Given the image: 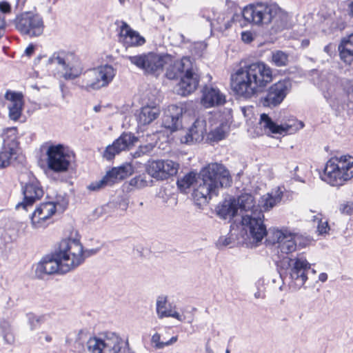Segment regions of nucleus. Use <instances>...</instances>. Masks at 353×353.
I'll return each instance as SVG.
<instances>
[{"label": "nucleus", "mask_w": 353, "mask_h": 353, "mask_svg": "<svg viewBox=\"0 0 353 353\" xmlns=\"http://www.w3.org/2000/svg\"><path fill=\"white\" fill-rule=\"evenodd\" d=\"M48 168L54 172H66L72 160V153L62 144L50 145L46 151Z\"/></svg>", "instance_id": "obj_14"}, {"label": "nucleus", "mask_w": 353, "mask_h": 353, "mask_svg": "<svg viewBox=\"0 0 353 353\" xmlns=\"http://www.w3.org/2000/svg\"><path fill=\"white\" fill-rule=\"evenodd\" d=\"M16 30L22 35L29 37L41 36L45 25L42 16L32 11L22 12L16 15L13 20L9 21Z\"/></svg>", "instance_id": "obj_10"}, {"label": "nucleus", "mask_w": 353, "mask_h": 353, "mask_svg": "<svg viewBox=\"0 0 353 353\" xmlns=\"http://www.w3.org/2000/svg\"><path fill=\"white\" fill-rule=\"evenodd\" d=\"M330 48H331V45H327L326 46L324 47V51L325 52H327V54H329Z\"/></svg>", "instance_id": "obj_63"}, {"label": "nucleus", "mask_w": 353, "mask_h": 353, "mask_svg": "<svg viewBox=\"0 0 353 353\" xmlns=\"http://www.w3.org/2000/svg\"><path fill=\"white\" fill-rule=\"evenodd\" d=\"M339 47L347 48V49L353 50V34L344 37L341 40Z\"/></svg>", "instance_id": "obj_52"}, {"label": "nucleus", "mask_w": 353, "mask_h": 353, "mask_svg": "<svg viewBox=\"0 0 353 353\" xmlns=\"http://www.w3.org/2000/svg\"><path fill=\"white\" fill-rule=\"evenodd\" d=\"M161 336L158 333H155L153 334L151 339V342L154 344V346L157 349H162L165 346L170 345L175 342H176L178 338L177 336H172L170 340L167 341H161Z\"/></svg>", "instance_id": "obj_41"}, {"label": "nucleus", "mask_w": 353, "mask_h": 353, "mask_svg": "<svg viewBox=\"0 0 353 353\" xmlns=\"http://www.w3.org/2000/svg\"><path fill=\"white\" fill-rule=\"evenodd\" d=\"M34 51V46L33 45H30L26 48V49L25 50V54L27 56H31L33 54Z\"/></svg>", "instance_id": "obj_57"}, {"label": "nucleus", "mask_w": 353, "mask_h": 353, "mask_svg": "<svg viewBox=\"0 0 353 353\" xmlns=\"http://www.w3.org/2000/svg\"><path fill=\"white\" fill-rule=\"evenodd\" d=\"M194 182L196 183L193 192L194 199L205 203L217 196L221 188L230 186L232 176L223 164L211 163L201 170L198 176L196 173L190 172L179 179L176 183L181 191H185Z\"/></svg>", "instance_id": "obj_1"}, {"label": "nucleus", "mask_w": 353, "mask_h": 353, "mask_svg": "<svg viewBox=\"0 0 353 353\" xmlns=\"http://www.w3.org/2000/svg\"><path fill=\"white\" fill-rule=\"evenodd\" d=\"M57 211L56 203L49 201L41 203L30 216L33 229H44L51 223V218Z\"/></svg>", "instance_id": "obj_18"}, {"label": "nucleus", "mask_w": 353, "mask_h": 353, "mask_svg": "<svg viewBox=\"0 0 353 353\" xmlns=\"http://www.w3.org/2000/svg\"><path fill=\"white\" fill-rule=\"evenodd\" d=\"M154 148V145L152 143L140 145L134 152L131 153V155L134 159L139 158L143 155L150 154L153 150Z\"/></svg>", "instance_id": "obj_43"}, {"label": "nucleus", "mask_w": 353, "mask_h": 353, "mask_svg": "<svg viewBox=\"0 0 353 353\" xmlns=\"http://www.w3.org/2000/svg\"><path fill=\"white\" fill-rule=\"evenodd\" d=\"M126 59L145 73L159 76L163 71L165 63L170 61V54L148 52L128 56Z\"/></svg>", "instance_id": "obj_11"}, {"label": "nucleus", "mask_w": 353, "mask_h": 353, "mask_svg": "<svg viewBox=\"0 0 353 353\" xmlns=\"http://www.w3.org/2000/svg\"><path fill=\"white\" fill-rule=\"evenodd\" d=\"M274 243H277L278 248L282 253L289 254L296 250V243L295 235L276 230L274 232Z\"/></svg>", "instance_id": "obj_28"}, {"label": "nucleus", "mask_w": 353, "mask_h": 353, "mask_svg": "<svg viewBox=\"0 0 353 353\" xmlns=\"http://www.w3.org/2000/svg\"><path fill=\"white\" fill-rule=\"evenodd\" d=\"M192 65L190 58L183 57L181 59H176L170 55V61L165 63V77L169 79H176L181 77Z\"/></svg>", "instance_id": "obj_23"}, {"label": "nucleus", "mask_w": 353, "mask_h": 353, "mask_svg": "<svg viewBox=\"0 0 353 353\" xmlns=\"http://www.w3.org/2000/svg\"><path fill=\"white\" fill-rule=\"evenodd\" d=\"M271 61L277 67L285 66L288 63V55L283 51L276 50L272 53Z\"/></svg>", "instance_id": "obj_39"}, {"label": "nucleus", "mask_w": 353, "mask_h": 353, "mask_svg": "<svg viewBox=\"0 0 353 353\" xmlns=\"http://www.w3.org/2000/svg\"><path fill=\"white\" fill-rule=\"evenodd\" d=\"M260 125L265 132L276 134H292L304 127L303 122L299 121H293L292 123L278 125L265 113L261 114Z\"/></svg>", "instance_id": "obj_19"}, {"label": "nucleus", "mask_w": 353, "mask_h": 353, "mask_svg": "<svg viewBox=\"0 0 353 353\" xmlns=\"http://www.w3.org/2000/svg\"><path fill=\"white\" fill-rule=\"evenodd\" d=\"M283 191L280 188L272 190L271 192L261 196L259 201L260 210L264 211L270 210L281 201Z\"/></svg>", "instance_id": "obj_33"}, {"label": "nucleus", "mask_w": 353, "mask_h": 353, "mask_svg": "<svg viewBox=\"0 0 353 353\" xmlns=\"http://www.w3.org/2000/svg\"><path fill=\"white\" fill-rule=\"evenodd\" d=\"M225 101V94L217 88L206 85L203 88L201 103L205 108L222 105Z\"/></svg>", "instance_id": "obj_26"}, {"label": "nucleus", "mask_w": 353, "mask_h": 353, "mask_svg": "<svg viewBox=\"0 0 353 353\" xmlns=\"http://www.w3.org/2000/svg\"><path fill=\"white\" fill-rule=\"evenodd\" d=\"M205 134H208L206 120L203 117H199L181 138V141L187 144L199 143L203 140Z\"/></svg>", "instance_id": "obj_24"}, {"label": "nucleus", "mask_w": 353, "mask_h": 353, "mask_svg": "<svg viewBox=\"0 0 353 353\" xmlns=\"http://www.w3.org/2000/svg\"><path fill=\"white\" fill-rule=\"evenodd\" d=\"M321 179L332 186H340L353 178V157L331 158L325 164Z\"/></svg>", "instance_id": "obj_4"}, {"label": "nucleus", "mask_w": 353, "mask_h": 353, "mask_svg": "<svg viewBox=\"0 0 353 353\" xmlns=\"http://www.w3.org/2000/svg\"><path fill=\"white\" fill-rule=\"evenodd\" d=\"M11 11V6L7 1H0V12L4 14L9 13Z\"/></svg>", "instance_id": "obj_53"}, {"label": "nucleus", "mask_w": 353, "mask_h": 353, "mask_svg": "<svg viewBox=\"0 0 353 353\" xmlns=\"http://www.w3.org/2000/svg\"><path fill=\"white\" fill-rule=\"evenodd\" d=\"M181 108L174 105L169 106L163 119V125L172 132L179 130L181 127Z\"/></svg>", "instance_id": "obj_30"}, {"label": "nucleus", "mask_w": 353, "mask_h": 353, "mask_svg": "<svg viewBox=\"0 0 353 353\" xmlns=\"http://www.w3.org/2000/svg\"><path fill=\"white\" fill-rule=\"evenodd\" d=\"M199 83V77L195 72L193 65L181 77L177 84L176 92L179 95L188 96L194 92Z\"/></svg>", "instance_id": "obj_25"}, {"label": "nucleus", "mask_w": 353, "mask_h": 353, "mask_svg": "<svg viewBox=\"0 0 353 353\" xmlns=\"http://www.w3.org/2000/svg\"><path fill=\"white\" fill-rule=\"evenodd\" d=\"M57 257L61 259L63 269L71 271L80 265L88 256L87 253L95 254L96 250H91L83 252V246L80 241L74 239H66L62 240L58 249L55 251Z\"/></svg>", "instance_id": "obj_6"}, {"label": "nucleus", "mask_w": 353, "mask_h": 353, "mask_svg": "<svg viewBox=\"0 0 353 353\" xmlns=\"http://www.w3.org/2000/svg\"><path fill=\"white\" fill-rule=\"evenodd\" d=\"M232 243V238L230 236H222L219 238L216 243V246L219 249H222Z\"/></svg>", "instance_id": "obj_50"}, {"label": "nucleus", "mask_w": 353, "mask_h": 353, "mask_svg": "<svg viewBox=\"0 0 353 353\" xmlns=\"http://www.w3.org/2000/svg\"><path fill=\"white\" fill-rule=\"evenodd\" d=\"M137 141V137L133 134L123 133L112 145L107 146L103 153V157L108 160H111L121 151L129 150Z\"/></svg>", "instance_id": "obj_21"}, {"label": "nucleus", "mask_w": 353, "mask_h": 353, "mask_svg": "<svg viewBox=\"0 0 353 353\" xmlns=\"http://www.w3.org/2000/svg\"><path fill=\"white\" fill-rule=\"evenodd\" d=\"M292 88V80L289 78L276 82L269 87L265 96L261 100V103L263 106L269 108L278 106L290 92Z\"/></svg>", "instance_id": "obj_16"}, {"label": "nucleus", "mask_w": 353, "mask_h": 353, "mask_svg": "<svg viewBox=\"0 0 353 353\" xmlns=\"http://www.w3.org/2000/svg\"><path fill=\"white\" fill-rule=\"evenodd\" d=\"M272 81V69L262 61L246 64L231 76L232 90L245 99L262 92Z\"/></svg>", "instance_id": "obj_2"}, {"label": "nucleus", "mask_w": 353, "mask_h": 353, "mask_svg": "<svg viewBox=\"0 0 353 353\" xmlns=\"http://www.w3.org/2000/svg\"><path fill=\"white\" fill-rule=\"evenodd\" d=\"M48 63L57 65L62 70V77L65 80L77 78L81 74L83 68L73 54L65 51H58L52 54Z\"/></svg>", "instance_id": "obj_13"}, {"label": "nucleus", "mask_w": 353, "mask_h": 353, "mask_svg": "<svg viewBox=\"0 0 353 353\" xmlns=\"http://www.w3.org/2000/svg\"><path fill=\"white\" fill-rule=\"evenodd\" d=\"M341 60L347 65L353 63V50L347 48L338 47Z\"/></svg>", "instance_id": "obj_42"}, {"label": "nucleus", "mask_w": 353, "mask_h": 353, "mask_svg": "<svg viewBox=\"0 0 353 353\" xmlns=\"http://www.w3.org/2000/svg\"><path fill=\"white\" fill-rule=\"evenodd\" d=\"M122 7H126L130 4V0H118Z\"/></svg>", "instance_id": "obj_60"}, {"label": "nucleus", "mask_w": 353, "mask_h": 353, "mask_svg": "<svg viewBox=\"0 0 353 353\" xmlns=\"http://www.w3.org/2000/svg\"><path fill=\"white\" fill-rule=\"evenodd\" d=\"M205 350L206 353H214L213 350L210 347L209 343H206L205 346Z\"/></svg>", "instance_id": "obj_62"}, {"label": "nucleus", "mask_w": 353, "mask_h": 353, "mask_svg": "<svg viewBox=\"0 0 353 353\" xmlns=\"http://www.w3.org/2000/svg\"><path fill=\"white\" fill-rule=\"evenodd\" d=\"M230 130L229 125L224 122L211 130L207 134V140L210 142H218L224 139Z\"/></svg>", "instance_id": "obj_35"}, {"label": "nucleus", "mask_w": 353, "mask_h": 353, "mask_svg": "<svg viewBox=\"0 0 353 353\" xmlns=\"http://www.w3.org/2000/svg\"><path fill=\"white\" fill-rule=\"evenodd\" d=\"M5 97L10 101L8 105L9 117L11 120L17 121L21 114L23 107V94L19 92L8 91Z\"/></svg>", "instance_id": "obj_29"}, {"label": "nucleus", "mask_w": 353, "mask_h": 353, "mask_svg": "<svg viewBox=\"0 0 353 353\" xmlns=\"http://www.w3.org/2000/svg\"><path fill=\"white\" fill-rule=\"evenodd\" d=\"M279 10L276 4L257 3L245 6L242 14L246 21L259 26L271 23Z\"/></svg>", "instance_id": "obj_12"}, {"label": "nucleus", "mask_w": 353, "mask_h": 353, "mask_svg": "<svg viewBox=\"0 0 353 353\" xmlns=\"http://www.w3.org/2000/svg\"><path fill=\"white\" fill-rule=\"evenodd\" d=\"M216 211L221 219L231 220L238 212L236 199L230 198L224 200L217 205Z\"/></svg>", "instance_id": "obj_31"}, {"label": "nucleus", "mask_w": 353, "mask_h": 353, "mask_svg": "<svg viewBox=\"0 0 353 353\" xmlns=\"http://www.w3.org/2000/svg\"><path fill=\"white\" fill-rule=\"evenodd\" d=\"M17 150V148L3 145L0 151V168H6L11 164L16 159Z\"/></svg>", "instance_id": "obj_36"}, {"label": "nucleus", "mask_w": 353, "mask_h": 353, "mask_svg": "<svg viewBox=\"0 0 353 353\" xmlns=\"http://www.w3.org/2000/svg\"><path fill=\"white\" fill-rule=\"evenodd\" d=\"M116 74L114 68L108 64L100 65L88 71L79 86L87 92L97 90L108 86Z\"/></svg>", "instance_id": "obj_9"}, {"label": "nucleus", "mask_w": 353, "mask_h": 353, "mask_svg": "<svg viewBox=\"0 0 353 353\" xmlns=\"http://www.w3.org/2000/svg\"><path fill=\"white\" fill-rule=\"evenodd\" d=\"M254 296L256 299H264L265 298V294L261 291H257L256 292H255Z\"/></svg>", "instance_id": "obj_59"}, {"label": "nucleus", "mask_w": 353, "mask_h": 353, "mask_svg": "<svg viewBox=\"0 0 353 353\" xmlns=\"http://www.w3.org/2000/svg\"><path fill=\"white\" fill-rule=\"evenodd\" d=\"M57 256V254L54 252L52 256L43 258L37 265V274L39 276H42L43 274H65L68 272V270L63 269V263Z\"/></svg>", "instance_id": "obj_22"}, {"label": "nucleus", "mask_w": 353, "mask_h": 353, "mask_svg": "<svg viewBox=\"0 0 353 353\" xmlns=\"http://www.w3.org/2000/svg\"><path fill=\"white\" fill-rule=\"evenodd\" d=\"M3 145L10 147L18 148L17 129V128H8L3 133Z\"/></svg>", "instance_id": "obj_37"}, {"label": "nucleus", "mask_w": 353, "mask_h": 353, "mask_svg": "<svg viewBox=\"0 0 353 353\" xmlns=\"http://www.w3.org/2000/svg\"><path fill=\"white\" fill-rule=\"evenodd\" d=\"M159 114L160 110L158 107L145 105L140 109L137 115V121L140 125H149L157 119Z\"/></svg>", "instance_id": "obj_34"}, {"label": "nucleus", "mask_w": 353, "mask_h": 353, "mask_svg": "<svg viewBox=\"0 0 353 353\" xmlns=\"http://www.w3.org/2000/svg\"><path fill=\"white\" fill-rule=\"evenodd\" d=\"M119 41L126 48L140 46L145 43V39L132 30L125 22H123L119 33Z\"/></svg>", "instance_id": "obj_27"}, {"label": "nucleus", "mask_w": 353, "mask_h": 353, "mask_svg": "<svg viewBox=\"0 0 353 353\" xmlns=\"http://www.w3.org/2000/svg\"><path fill=\"white\" fill-rule=\"evenodd\" d=\"M127 345L116 333L106 332L90 337L87 349L89 353H121Z\"/></svg>", "instance_id": "obj_8"}, {"label": "nucleus", "mask_w": 353, "mask_h": 353, "mask_svg": "<svg viewBox=\"0 0 353 353\" xmlns=\"http://www.w3.org/2000/svg\"><path fill=\"white\" fill-rule=\"evenodd\" d=\"M10 24V23H7L4 19L0 18V38L3 37L5 32V27L6 25Z\"/></svg>", "instance_id": "obj_55"}, {"label": "nucleus", "mask_w": 353, "mask_h": 353, "mask_svg": "<svg viewBox=\"0 0 353 353\" xmlns=\"http://www.w3.org/2000/svg\"><path fill=\"white\" fill-rule=\"evenodd\" d=\"M340 81L341 83H344L342 88L345 89L347 100L350 102H353V81L348 79H341Z\"/></svg>", "instance_id": "obj_46"}, {"label": "nucleus", "mask_w": 353, "mask_h": 353, "mask_svg": "<svg viewBox=\"0 0 353 353\" xmlns=\"http://www.w3.org/2000/svg\"><path fill=\"white\" fill-rule=\"evenodd\" d=\"M238 210L242 214L241 224L246 232L256 242H260L267 235L266 226L263 223L264 215L261 210L255 206L254 197L250 194H243L236 199Z\"/></svg>", "instance_id": "obj_3"}, {"label": "nucleus", "mask_w": 353, "mask_h": 353, "mask_svg": "<svg viewBox=\"0 0 353 353\" xmlns=\"http://www.w3.org/2000/svg\"><path fill=\"white\" fill-rule=\"evenodd\" d=\"M28 324L31 330L37 329L40 325L43 322L44 316H37L34 314H27Z\"/></svg>", "instance_id": "obj_44"}, {"label": "nucleus", "mask_w": 353, "mask_h": 353, "mask_svg": "<svg viewBox=\"0 0 353 353\" xmlns=\"http://www.w3.org/2000/svg\"><path fill=\"white\" fill-rule=\"evenodd\" d=\"M0 334L3 336L4 342L12 344L14 342V336L10 323L5 320L0 321Z\"/></svg>", "instance_id": "obj_38"}, {"label": "nucleus", "mask_w": 353, "mask_h": 353, "mask_svg": "<svg viewBox=\"0 0 353 353\" xmlns=\"http://www.w3.org/2000/svg\"><path fill=\"white\" fill-rule=\"evenodd\" d=\"M105 185H110L105 177L103 176L101 180L92 183L88 185V189L92 191H97Z\"/></svg>", "instance_id": "obj_49"}, {"label": "nucleus", "mask_w": 353, "mask_h": 353, "mask_svg": "<svg viewBox=\"0 0 353 353\" xmlns=\"http://www.w3.org/2000/svg\"><path fill=\"white\" fill-rule=\"evenodd\" d=\"M279 266L288 270L287 281L292 291L300 290L307 280V272L310 269V263L301 254L295 257L283 256L280 260Z\"/></svg>", "instance_id": "obj_5"}, {"label": "nucleus", "mask_w": 353, "mask_h": 353, "mask_svg": "<svg viewBox=\"0 0 353 353\" xmlns=\"http://www.w3.org/2000/svg\"><path fill=\"white\" fill-rule=\"evenodd\" d=\"M152 180H148L145 174L139 175L130 181V185H134L138 188H142L149 185L152 183Z\"/></svg>", "instance_id": "obj_45"}, {"label": "nucleus", "mask_w": 353, "mask_h": 353, "mask_svg": "<svg viewBox=\"0 0 353 353\" xmlns=\"http://www.w3.org/2000/svg\"><path fill=\"white\" fill-rule=\"evenodd\" d=\"M319 279L322 281L325 282L327 279V275L325 273H321L319 276Z\"/></svg>", "instance_id": "obj_61"}, {"label": "nucleus", "mask_w": 353, "mask_h": 353, "mask_svg": "<svg viewBox=\"0 0 353 353\" xmlns=\"http://www.w3.org/2000/svg\"><path fill=\"white\" fill-rule=\"evenodd\" d=\"M179 164L172 160H153L148 161L146 172L151 177L157 180H165L176 174Z\"/></svg>", "instance_id": "obj_17"}, {"label": "nucleus", "mask_w": 353, "mask_h": 353, "mask_svg": "<svg viewBox=\"0 0 353 353\" xmlns=\"http://www.w3.org/2000/svg\"><path fill=\"white\" fill-rule=\"evenodd\" d=\"M241 39L245 43H250L253 40L252 34L250 32H243Z\"/></svg>", "instance_id": "obj_54"}, {"label": "nucleus", "mask_w": 353, "mask_h": 353, "mask_svg": "<svg viewBox=\"0 0 353 353\" xmlns=\"http://www.w3.org/2000/svg\"><path fill=\"white\" fill-rule=\"evenodd\" d=\"M26 0H17L16 8L20 10H23Z\"/></svg>", "instance_id": "obj_58"}, {"label": "nucleus", "mask_w": 353, "mask_h": 353, "mask_svg": "<svg viewBox=\"0 0 353 353\" xmlns=\"http://www.w3.org/2000/svg\"><path fill=\"white\" fill-rule=\"evenodd\" d=\"M339 211L344 214L350 215L353 214V202L347 201L341 203L339 207Z\"/></svg>", "instance_id": "obj_51"}, {"label": "nucleus", "mask_w": 353, "mask_h": 353, "mask_svg": "<svg viewBox=\"0 0 353 353\" xmlns=\"http://www.w3.org/2000/svg\"><path fill=\"white\" fill-rule=\"evenodd\" d=\"M156 310L157 316L159 319L166 317L169 312V309L167 307V297L161 296L157 298L156 303Z\"/></svg>", "instance_id": "obj_40"}, {"label": "nucleus", "mask_w": 353, "mask_h": 353, "mask_svg": "<svg viewBox=\"0 0 353 353\" xmlns=\"http://www.w3.org/2000/svg\"><path fill=\"white\" fill-rule=\"evenodd\" d=\"M23 200L16 205V209L22 208L28 210L33 203L39 200L43 195V190L39 182L35 178H32L23 187Z\"/></svg>", "instance_id": "obj_20"}, {"label": "nucleus", "mask_w": 353, "mask_h": 353, "mask_svg": "<svg viewBox=\"0 0 353 353\" xmlns=\"http://www.w3.org/2000/svg\"><path fill=\"white\" fill-rule=\"evenodd\" d=\"M45 335V341L48 343H50L52 341V336L48 334H46L45 332H41L39 333V336L38 338V341L41 343H42V340H41V335Z\"/></svg>", "instance_id": "obj_56"}, {"label": "nucleus", "mask_w": 353, "mask_h": 353, "mask_svg": "<svg viewBox=\"0 0 353 353\" xmlns=\"http://www.w3.org/2000/svg\"><path fill=\"white\" fill-rule=\"evenodd\" d=\"M133 172V168L130 164H125L118 168H113L104 176L110 185L117 181L123 180L131 175Z\"/></svg>", "instance_id": "obj_32"}, {"label": "nucleus", "mask_w": 353, "mask_h": 353, "mask_svg": "<svg viewBox=\"0 0 353 353\" xmlns=\"http://www.w3.org/2000/svg\"><path fill=\"white\" fill-rule=\"evenodd\" d=\"M350 13L353 17V1L350 5Z\"/></svg>", "instance_id": "obj_64"}, {"label": "nucleus", "mask_w": 353, "mask_h": 353, "mask_svg": "<svg viewBox=\"0 0 353 353\" xmlns=\"http://www.w3.org/2000/svg\"><path fill=\"white\" fill-rule=\"evenodd\" d=\"M314 221L318 222L317 231L320 234H327L330 230V226L327 221H323L319 216H315Z\"/></svg>", "instance_id": "obj_47"}, {"label": "nucleus", "mask_w": 353, "mask_h": 353, "mask_svg": "<svg viewBox=\"0 0 353 353\" xmlns=\"http://www.w3.org/2000/svg\"><path fill=\"white\" fill-rule=\"evenodd\" d=\"M344 83H341L340 79L334 78L332 81L325 85H322V92L324 98L330 104L332 110L337 112L345 109L347 97L345 89L342 88Z\"/></svg>", "instance_id": "obj_15"}, {"label": "nucleus", "mask_w": 353, "mask_h": 353, "mask_svg": "<svg viewBox=\"0 0 353 353\" xmlns=\"http://www.w3.org/2000/svg\"><path fill=\"white\" fill-rule=\"evenodd\" d=\"M57 257L61 259L63 269L71 271L80 265L88 256L87 253L95 254L96 250H91L83 252V246L80 241L74 239H66L62 240L58 249L55 251Z\"/></svg>", "instance_id": "obj_7"}, {"label": "nucleus", "mask_w": 353, "mask_h": 353, "mask_svg": "<svg viewBox=\"0 0 353 353\" xmlns=\"http://www.w3.org/2000/svg\"><path fill=\"white\" fill-rule=\"evenodd\" d=\"M166 317H173L179 321H185L187 320V322L188 323H192L194 320L193 314H192L191 316L187 317L185 315H181L179 312L176 311H172L171 310H169V312L168 313Z\"/></svg>", "instance_id": "obj_48"}]
</instances>
